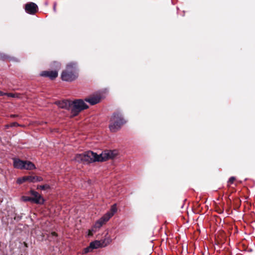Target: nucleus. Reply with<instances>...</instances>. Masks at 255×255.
<instances>
[{"mask_svg":"<svg viewBox=\"0 0 255 255\" xmlns=\"http://www.w3.org/2000/svg\"><path fill=\"white\" fill-rule=\"evenodd\" d=\"M22 180L24 182H25L26 181L29 182V176H25L22 177Z\"/></svg>","mask_w":255,"mask_h":255,"instance_id":"nucleus-22","label":"nucleus"},{"mask_svg":"<svg viewBox=\"0 0 255 255\" xmlns=\"http://www.w3.org/2000/svg\"><path fill=\"white\" fill-rule=\"evenodd\" d=\"M17 116L16 115H11V117H16Z\"/></svg>","mask_w":255,"mask_h":255,"instance_id":"nucleus-30","label":"nucleus"},{"mask_svg":"<svg viewBox=\"0 0 255 255\" xmlns=\"http://www.w3.org/2000/svg\"><path fill=\"white\" fill-rule=\"evenodd\" d=\"M93 250L92 248H90V245L87 248H85L83 251V254H86L89 252H92Z\"/></svg>","mask_w":255,"mask_h":255,"instance_id":"nucleus-17","label":"nucleus"},{"mask_svg":"<svg viewBox=\"0 0 255 255\" xmlns=\"http://www.w3.org/2000/svg\"><path fill=\"white\" fill-rule=\"evenodd\" d=\"M216 211L219 214H222L224 212V209L223 208H220L219 207H217L216 208Z\"/></svg>","mask_w":255,"mask_h":255,"instance_id":"nucleus-18","label":"nucleus"},{"mask_svg":"<svg viewBox=\"0 0 255 255\" xmlns=\"http://www.w3.org/2000/svg\"><path fill=\"white\" fill-rule=\"evenodd\" d=\"M24 10L28 14H35L38 10L37 5L33 2H28L24 5Z\"/></svg>","mask_w":255,"mask_h":255,"instance_id":"nucleus-6","label":"nucleus"},{"mask_svg":"<svg viewBox=\"0 0 255 255\" xmlns=\"http://www.w3.org/2000/svg\"><path fill=\"white\" fill-rule=\"evenodd\" d=\"M102 247H103V243L99 241L96 240L90 243V248H92L93 250Z\"/></svg>","mask_w":255,"mask_h":255,"instance_id":"nucleus-12","label":"nucleus"},{"mask_svg":"<svg viewBox=\"0 0 255 255\" xmlns=\"http://www.w3.org/2000/svg\"><path fill=\"white\" fill-rule=\"evenodd\" d=\"M93 235L92 232L91 231H89L88 235L89 236H92Z\"/></svg>","mask_w":255,"mask_h":255,"instance_id":"nucleus-28","label":"nucleus"},{"mask_svg":"<svg viewBox=\"0 0 255 255\" xmlns=\"http://www.w3.org/2000/svg\"><path fill=\"white\" fill-rule=\"evenodd\" d=\"M126 123L123 115L119 112H114L110 120L109 128L113 132L118 131Z\"/></svg>","mask_w":255,"mask_h":255,"instance_id":"nucleus-2","label":"nucleus"},{"mask_svg":"<svg viewBox=\"0 0 255 255\" xmlns=\"http://www.w3.org/2000/svg\"><path fill=\"white\" fill-rule=\"evenodd\" d=\"M21 200L24 202L29 201L31 203L37 202V201L36 200H34V199H32L31 197L26 196H22L21 197Z\"/></svg>","mask_w":255,"mask_h":255,"instance_id":"nucleus-14","label":"nucleus"},{"mask_svg":"<svg viewBox=\"0 0 255 255\" xmlns=\"http://www.w3.org/2000/svg\"><path fill=\"white\" fill-rule=\"evenodd\" d=\"M16 183L18 184H22L23 183H24V182L22 180V177L17 178V179L16 180Z\"/></svg>","mask_w":255,"mask_h":255,"instance_id":"nucleus-23","label":"nucleus"},{"mask_svg":"<svg viewBox=\"0 0 255 255\" xmlns=\"http://www.w3.org/2000/svg\"><path fill=\"white\" fill-rule=\"evenodd\" d=\"M72 102V101L69 100H64L58 102V105L62 109L71 110Z\"/></svg>","mask_w":255,"mask_h":255,"instance_id":"nucleus-11","label":"nucleus"},{"mask_svg":"<svg viewBox=\"0 0 255 255\" xmlns=\"http://www.w3.org/2000/svg\"><path fill=\"white\" fill-rule=\"evenodd\" d=\"M22 216L21 215H15V216L14 217V219L17 221H18L21 219Z\"/></svg>","mask_w":255,"mask_h":255,"instance_id":"nucleus-21","label":"nucleus"},{"mask_svg":"<svg viewBox=\"0 0 255 255\" xmlns=\"http://www.w3.org/2000/svg\"><path fill=\"white\" fill-rule=\"evenodd\" d=\"M50 188V186L48 184H44L42 185H38L37 187V189H41L45 190Z\"/></svg>","mask_w":255,"mask_h":255,"instance_id":"nucleus-16","label":"nucleus"},{"mask_svg":"<svg viewBox=\"0 0 255 255\" xmlns=\"http://www.w3.org/2000/svg\"><path fill=\"white\" fill-rule=\"evenodd\" d=\"M101 100L100 95H93L85 99V101L88 102L91 105H94L99 103Z\"/></svg>","mask_w":255,"mask_h":255,"instance_id":"nucleus-9","label":"nucleus"},{"mask_svg":"<svg viewBox=\"0 0 255 255\" xmlns=\"http://www.w3.org/2000/svg\"><path fill=\"white\" fill-rule=\"evenodd\" d=\"M29 193L32 196V199L37 201V202H33L34 203L40 205H43L44 203L45 200L37 192L31 189Z\"/></svg>","mask_w":255,"mask_h":255,"instance_id":"nucleus-7","label":"nucleus"},{"mask_svg":"<svg viewBox=\"0 0 255 255\" xmlns=\"http://www.w3.org/2000/svg\"><path fill=\"white\" fill-rule=\"evenodd\" d=\"M53 9H54V11L56 10V4H54V5L53 6Z\"/></svg>","mask_w":255,"mask_h":255,"instance_id":"nucleus-29","label":"nucleus"},{"mask_svg":"<svg viewBox=\"0 0 255 255\" xmlns=\"http://www.w3.org/2000/svg\"><path fill=\"white\" fill-rule=\"evenodd\" d=\"M5 93H3V92L0 91V96H2L5 95Z\"/></svg>","mask_w":255,"mask_h":255,"instance_id":"nucleus-26","label":"nucleus"},{"mask_svg":"<svg viewBox=\"0 0 255 255\" xmlns=\"http://www.w3.org/2000/svg\"><path fill=\"white\" fill-rule=\"evenodd\" d=\"M118 154L116 150H105L101 154H98L89 150L81 154H77L75 160L79 162L92 163L93 162H102L110 159H113Z\"/></svg>","mask_w":255,"mask_h":255,"instance_id":"nucleus-1","label":"nucleus"},{"mask_svg":"<svg viewBox=\"0 0 255 255\" xmlns=\"http://www.w3.org/2000/svg\"><path fill=\"white\" fill-rule=\"evenodd\" d=\"M43 180V178L41 176H29V182L35 183L36 182H39Z\"/></svg>","mask_w":255,"mask_h":255,"instance_id":"nucleus-13","label":"nucleus"},{"mask_svg":"<svg viewBox=\"0 0 255 255\" xmlns=\"http://www.w3.org/2000/svg\"><path fill=\"white\" fill-rule=\"evenodd\" d=\"M77 64L71 62L67 65L66 68L61 74V79L63 81L71 82L75 80L78 77V73L76 72Z\"/></svg>","mask_w":255,"mask_h":255,"instance_id":"nucleus-3","label":"nucleus"},{"mask_svg":"<svg viewBox=\"0 0 255 255\" xmlns=\"http://www.w3.org/2000/svg\"><path fill=\"white\" fill-rule=\"evenodd\" d=\"M40 75L43 77H49L51 80H54L58 76V72L55 71H42Z\"/></svg>","mask_w":255,"mask_h":255,"instance_id":"nucleus-10","label":"nucleus"},{"mask_svg":"<svg viewBox=\"0 0 255 255\" xmlns=\"http://www.w3.org/2000/svg\"><path fill=\"white\" fill-rule=\"evenodd\" d=\"M19 125L16 123V122H13L12 123H11L10 126L9 125H7L6 126V127H16V126H19Z\"/></svg>","mask_w":255,"mask_h":255,"instance_id":"nucleus-20","label":"nucleus"},{"mask_svg":"<svg viewBox=\"0 0 255 255\" xmlns=\"http://www.w3.org/2000/svg\"><path fill=\"white\" fill-rule=\"evenodd\" d=\"M89 106L82 99H77L72 102L71 118H73L79 115L82 111L87 109Z\"/></svg>","mask_w":255,"mask_h":255,"instance_id":"nucleus-4","label":"nucleus"},{"mask_svg":"<svg viewBox=\"0 0 255 255\" xmlns=\"http://www.w3.org/2000/svg\"><path fill=\"white\" fill-rule=\"evenodd\" d=\"M236 180V178L235 177H231L230 178H229V180L228 181V184H233L234 183V182Z\"/></svg>","mask_w":255,"mask_h":255,"instance_id":"nucleus-19","label":"nucleus"},{"mask_svg":"<svg viewBox=\"0 0 255 255\" xmlns=\"http://www.w3.org/2000/svg\"><path fill=\"white\" fill-rule=\"evenodd\" d=\"M51 235L53 236H55V237H57V234L55 232H53L51 233Z\"/></svg>","mask_w":255,"mask_h":255,"instance_id":"nucleus-25","label":"nucleus"},{"mask_svg":"<svg viewBox=\"0 0 255 255\" xmlns=\"http://www.w3.org/2000/svg\"><path fill=\"white\" fill-rule=\"evenodd\" d=\"M13 166L20 169L32 170L35 168L34 164L29 161H24L19 158H13Z\"/></svg>","mask_w":255,"mask_h":255,"instance_id":"nucleus-5","label":"nucleus"},{"mask_svg":"<svg viewBox=\"0 0 255 255\" xmlns=\"http://www.w3.org/2000/svg\"><path fill=\"white\" fill-rule=\"evenodd\" d=\"M5 95H6L8 97H13V98H14L15 97V94H13V93H5Z\"/></svg>","mask_w":255,"mask_h":255,"instance_id":"nucleus-24","label":"nucleus"},{"mask_svg":"<svg viewBox=\"0 0 255 255\" xmlns=\"http://www.w3.org/2000/svg\"><path fill=\"white\" fill-rule=\"evenodd\" d=\"M7 58V56H5V55H3L2 57H1V59L3 60H4L5 59H6Z\"/></svg>","mask_w":255,"mask_h":255,"instance_id":"nucleus-27","label":"nucleus"},{"mask_svg":"<svg viewBox=\"0 0 255 255\" xmlns=\"http://www.w3.org/2000/svg\"><path fill=\"white\" fill-rule=\"evenodd\" d=\"M117 211V205L116 204L113 205L112 206H111V209H110V211L109 212H108V213L112 216H113L115 213H116Z\"/></svg>","mask_w":255,"mask_h":255,"instance_id":"nucleus-15","label":"nucleus"},{"mask_svg":"<svg viewBox=\"0 0 255 255\" xmlns=\"http://www.w3.org/2000/svg\"><path fill=\"white\" fill-rule=\"evenodd\" d=\"M112 216L108 212L105 214L101 219L96 222L95 227L100 228L104 224L108 222Z\"/></svg>","mask_w":255,"mask_h":255,"instance_id":"nucleus-8","label":"nucleus"}]
</instances>
